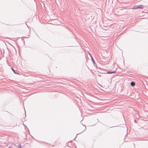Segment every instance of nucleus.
Wrapping results in <instances>:
<instances>
[{
    "mask_svg": "<svg viewBox=\"0 0 148 148\" xmlns=\"http://www.w3.org/2000/svg\"><path fill=\"white\" fill-rule=\"evenodd\" d=\"M91 58L92 61L93 62V63L94 64H95V61L94 59H93V57H91Z\"/></svg>",
    "mask_w": 148,
    "mask_h": 148,
    "instance_id": "obj_4",
    "label": "nucleus"
},
{
    "mask_svg": "<svg viewBox=\"0 0 148 148\" xmlns=\"http://www.w3.org/2000/svg\"><path fill=\"white\" fill-rule=\"evenodd\" d=\"M143 8V5H136L133 8V9H142Z\"/></svg>",
    "mask_w": 148,
    "mask_h": 148,
    "instance_id": "obj_1",
    "label": "nucleus"
},
{
    "mask_svg": "<svg viewBox=\"0 0 148 148\" xmlns=\"http://www.w3.org/2000/svg\"><path fill=\"white\" fill-rule=\"evenodd\" d=\"M18 148H22V147H21V144H19L18 145Z\"/></svg>",
    "mask_w": 148,
    "mask_h": 148,
    "instance_id": "obj_6",
    "label": "nucleus"
},
{
    "mask_svg": "<svg viewBox=\"0 0 148 148\" xmlns=\"http://www.w3.org/2000/svg\"><path fill=\"white\" fill-rule=\"evenodd\" d=\"M89 55L90 56L91 58V57H92V56H91V55L90 53H89Z\"/></svg>",
    "mask_w": 148,
    "mask_h": 148,
    "instance_id": "obj_8",
    "label": "nucleus"
},
{
    "mask_svg": "<svg viewBox=\"0 0 148 148\" xmlns=\"http://www.w3.org/2000/svg\"><path fill=\"white\" fill-rule=\"evenodd\" d=\"M116 73V71H113L112 72H110V71H108L107 72V74H112L113 73Z\"/></svg>",
    "mask_w": 148,
    "mask_h": 148,
    "instance_id": "obj_2",
    "label": "nucleus"
},
{
    "mask_svg": "<svg viewBox=\"0 0 148 148\" xmlns=\"http://www.w3.org/2000/svg\"><path fill=\"white\" fill-rule=\"evenodd\" d=\"M131 85L132 86H134L135 85V83L133 82H132L130 83Z\"/></svg>",
    "mask_w": 148,
    "mask_h": 148,
    "instance_id": "obj_3",
    "label": "nucleus"
},
{
    "mask_svg": "<svg viewBox=\"0 0 148 148\" xmlns=\"http://www.w3.org/2000/svg\"><path fill=\"white\" fill-rule=\"evenodd\" d=\"M11 69H12V71H13V72L15 73V74H17V73L15 72V70L14 69L12 68H11Z\"/></svg>",
    "mask_w": 148,
    "mask_h": 148,
    "instance_id": "obj_5",
    "label": "nucleus"
},
{
    "mask_svg": "<svg viewBox=\"0 0 148 148\" xmlns=\"http://www.w3.org/2000/svg\"><path fill=\"white\" fill-rule=\"evenodd\" d=\"M83 127H84V130L83 131H82V132H84L85 130H86V127L85 126V127H84V126H83Z\"/></svg>",
    "mask_w": 148,
    "mask_h": 148,
    "instance_id": "obj_7",
    "label": "nucleus"
},
{
    "mask_svg": "<svg viewBox=\"0 0 148 148\" xmlns=\"http://www.w3.org/2000/svg\"><path fill=\"white\" fill-rule=\"evenodd\" d=\"M9 148H11V147H9Z\"/></svg>",
    "mask_w": 148,
    "mask_h": 148,
    "instance_id": "obj_9",
    "label": "nucleus"
}]
</instances>
